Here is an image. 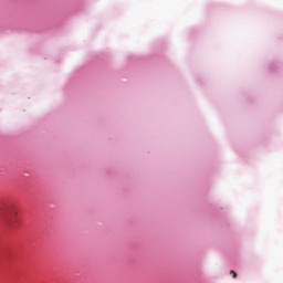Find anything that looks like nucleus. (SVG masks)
Wrapping results in <instances>:
<instances>
[{
	"label": "nucleus",
	"instance_id": "nucleus-1",
	"mask_svg": "<svg viewBox=\"0 0 283 283\" xmlns=\"http://www.w3.org/2000/svg\"><path fill=\"white\" fill-rule=\"evenodd\" d=\"M3 222L8 229L14 230L19 229L21 224V219H19V211L14 207L7 208V212L4 213Z\"/></svg>",
	"mask_w": 283,
	"mask_h": 283
},
{
	"label": "nucleus",
	"instance_id": "nucleus-2",
	"mask_svg": "<svg viewBox=\"0 0 283 283\" xmlns=\"http://www.w3.org/2000/svg\"><path fill=\"white\" fill-rule=\"evenodd\" d=\"M230 273H231L232 277H234V279L238 277V273L235 271L231 270Z\"/></svg>",
	"mask_w": 283,
	"mask_h": 283
}]
</instances>
